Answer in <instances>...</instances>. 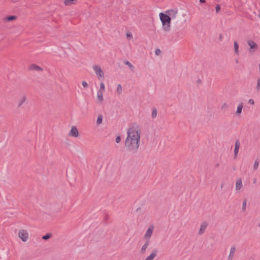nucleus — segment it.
<instances>
[{
    "label": "nucleus",
    "mask_w": 260,
    "mask_h": 260,
    "mask_svg": "<svg viewBox=\"0 0 260 260\" xmlns=\"http://www.w3.org/2000/svg\"><path fill=\"white\" fill-rule=\"evenodd\" d=\"M124 62L126 65L128 66L131 70H133L134 69V66L128 60H125L124 61Z\"/></svg>",
    "instance_id": "22"
},
{
    "label": "nucleus",
    "mask_w": 260,
    "mask_h": 260,
    "mask_svg": "<svg viewBox=\"0 0 260 260\" xmlns=\"http://www.w3.org/2000/svg\"><path fill=\"white\" fill-rule=\"evenodd\" d=\"M242 187V180L241 178H238L236 182L235 190L239 191Z\"/></svg>",
    "instance_id": "10"
},
{
    "label": "nucleus",
    "mask_w": 260,
    "mask_h": 260,
    "mask_svg": "<svg viewBox=\"0 0 260 260\" xmlns=\"http://www.w3.org/2000/svg\"><path fill=\"white\" fill-rule=\"evenodd\" d=\"M127 137L125 140V147L128 152H137L140 142L141 131L137 123H133L127 131Z\"/></svg>",
    "instance_id": "1"
},
{
    "label": "nucleus",
    "mask_w": 260,
    "mask_h": 260,
    "mask_svg": "<svg viewBox=\"0 0 260 260\" xmlns=\"http://www.w3.org/2000/svg\"><path fill=\"white\" fill-rule=\"evenodd\" d=\"M157 111L156 108H153L152 110L151 116L153 118H155L157 116Z\"/></svg>",
    "instance_id": "20"
},
{
    "label": "nucleus",
    "mask_w": 260,
    "mask_h": 260,
    "mask_svg": "<svg viewBox=\"0 0 260 260\" xmlns=\"http://www.w3.org/2000/svg\"><path fill=\"white\" fill-rule=\"evenodd\" d=\"M208 226V224L206 222H203L201 223L200 228L199 231V234L200 235H202L204 233L205 230L206 229L207 227Z\"/></svg>",
    "instance_id": "13"
},
{
    "label": "nucleus",
    "mask_w": 260,
    "mask_h": 260,
    "mask_svg": "<svg viewBox=\"0 0 260 260\" xmlns=\"http://www.w3.org/2000/svg\"><path fill=\"white\" fill-rule=\"evenodd\" d=\"M236 250V249L235 246H233L231 247L230 253L228 256V260H233L235 254Z\"/></svg>",
    "instance_id": "9"
},
{
    "label": "nucleus",
    "mask_w": 260,
    "mask_h": 260,
    "mask_svg": "<svg viewBox=\"0 0 260 260\" xmlns=\"http://www.w3.org/2000/svg\"><path fill=\"white\" fill-rule=\"evenodd\" d=\"M240 146V141L238 140H237L235 142V148H234V155H235V158L237 157V156L238 155V153L239 152Z\"/></svg>",
    "instance_id": "12"
},
{
    "label": "nucleus",
    "mask_w": 260,
    "mask_h": 260,
    "mask_svg": "<svg viewBox=\"0 0 260 260\" xmlns=\"http://www.w3.org/2000/svg\"><path fill=\"white\" fill-rule=\"evenodd\" d=\"M243 103H240L238 106H237V111L236 112V114L237 115H239L242 112V108H243Z\"/></svg>",
    "instance_id": "16"
},
{
    "label": "nucleus",
    "mask_w": 260,
    "mask_h": 260,
    "mask_svg": "<svg viewBox=\"0 0 260 260\" xmlns=\"http://www.w3.org/2000/svg\"><path fill=\"white\" fill-rule=\"evenodd\" d=\"M16 18V17L15 16H9L5 18V20H6L7 21H12L13 20H15Z\"/></svg>",
    "instance_id": "26"
},
{
    "label": "nucleus",
    "mask_w": 260,
    "mask_h": 260,
    "mask_svg": "<svg viewBox=\"0 0 260 260\" xmlns=\"http://www.w3.org/2000/svg\"><path fill=\"white\" fill-rule=\"evenodd\" d=\"M200 2L201 3H205L206 2L205 0H200Z\"/></svg>",
    "instance_id": "37"
},
{
    "label": "nucleus",
    "mask_w": 260,
    "mask_h": 260,
    "mask_svg": "<svg viewBox=\"0 0 260 260\" xmlns=\"http://www.w3.org/2000/svg\"><path fill=\"white\" fill-rule=\"evenodd\" d=\"M26 99L27 98L26 95H23L20 97L18 102V107H22L23 104L26 103Z\"/></svg>",
    "instance_id": "11"
},
{
    "label": "nucleus",
    "mask_w": 260,
    "mask_h": 260,
    "mask_svg": "<svg viewBox=\"0 0 260 260\" xmlns=\"http://www.w3.org/2000/svg\"><path fill=\"white\" fill-rule=\"evenodd\" d=\"M256 90L257 92L260 91V78H258L256 81Z\"/></svg>",
    "instance_id": "23"
},
{
    "label": "nucleus",
    "mask_w": 260,
    "mask_h": 260,
    "mask_svg": "<svg viewBox=\"0 0 260 260\" xmlns=\"http://www.w3.org/2000/svg\"><path fill=\"white\" fill-rule=\"evenodd\" d=\"M126 37L127 38H132L133 36L131 32H128L126 33Z\"/></svg>",
    "instance_id": "33"
},
{
    "label": "nucleus",
    "mask_w": 260,
    "mask_h": 260,
    "mask_svg": "<svg viewBox=\"0 0 260 260\" xmlns=\"http://www.w3.org/2000/svg\"><path fill=\"white\" fill-rule=\"evenodd\" d=\"M103 92H102V91H97V98H98V100L102 102L104 99H103Z\"/></svg>",
    "instance_id": "18"
},
{
    "label": "nucleus",
    "mask_w": 260,
    "mask_h": 260,
    "mask_svg": "<svg viewBox=\"0 0 260 260\" xmlns=\"http://www.w3.org/2000/svg\"><path fill=\"white\" fill-rule=\"evenodd\" d=\"M93 69L95 72V74L98 76V78L100 79L101 77L104 76V73L101 70V67L99 66L95 65L93 66Z\"/></svg>",
    "instance_id": "6"
},
{
    "label": "nucleus",
    "mask_w": 260,
    "mask_h": 260,
    "mask_svg": "<svg viewBox=\"0 0 260 260\" xmlns=\"http://www.w3.org/2000/svg\"><path fill=\"white\" fill-rule=\"evenodd\" d=\"M74 0H65L64 1V4L67 5H69L70 3H72V2H73Z\"/></svg>",
    "instance_id": "32"
},
{
    "label": "nucleus",
    "mask_w": 260,
    "mask_h": 260,
    "mask_svg": "<svg viewBox=\"0 0 260 260\" xmlns=\"http://www.w3.org/2000/svg\"><path fill=\"white\" fill-rule=\"evenodd\" d=\"M51 235L50 234H47L46 235L43 236L42 237V239L44 240H47V239H49L51 237Z\"/></svg>",
    "instance_id": "29"
},
{
    "label": "nucleus",
    "mask_w": 260,
    "mask_h": 260,
    "mask_svg": "<svg viewBox=\"0 0 260 260\" xmlns=\"http://www.w3.org/2000/svg\"><path fill=\"white\" fill-rule=\"evenodd\" d=\"M215 9L217 12H218L220 10V7L219 5L216 6Z\"/></svg>",
    "instance_id": "36"
},
{
    "label": "nucleus",
    "mask_w": 260,
    "mask_h": 260,
    "mask_svg": "<svg viewBox=\"0 0 260 260\" xmlns=\"http://www.w3.org/2000/svg\"><path fill=\"white\" fill-rule=\"evenodd\" d=\"M258 69H259V72L260 73V63L258 64Z\"/></svg>",
    "instance_id": "38"
},
{
    "label": "nucleus",
    "mask_w": 260,
    "mask_h": 260,
    "mask_svg": "<svg viewBox=\"0 0 260 260\" xmlns=\"http://www.w3.org/2000/svg\"><path fill=\"white\" fill-rule=\"evenodd\" d=\"M248 103H249V104H250V105H254V100H253V99H249V100H248Z\"/></svg>",
    "instance_id": "35"
},
{
    "label": "nucleus",
    "mask_w": 260,
    "mask_h": 260,
    "mask_svg": "<svg viewBox=\"0 0 260 260\" xmlns=\"http://www.w3.org/2000/svg\"><path fill=\"white\" fill-rule=\"evenodd\" d=\"M121 141V137L120 136H117L116 138V139H115V142L117 143H119Z\"/></svg>",
    "instance_id": "30"
},
{
    "label": "nucleus",
    "mask_w": 260,
    "mask_h": 260,
    "mask_svg": "<svg viewBox=\"0 0 260 260\" xmlns=\"http://www.w3.org/2000/svg\"><path fill=\"white\" fill-rule=\"evenodd\" d=\"M102 120H103V117L101 115H99L97 118V120H96V123L98 124H101L102 122Z\"/></svg>",
    "instance_id": "28"
},
{
    "label": "nucleus",
    "mask_w": 260,
    "mask_h": 260,
    "mask_svg": "<svg viewBox=\"0 0 260 260\" xmlns=\"http://www.w3.org/2000/svg\"><path fill=\"white\" fill-rule=\"evenodd\" d=\"M177 13L178 10L177 9H172L167 11L166 12V14L168 15L169 16L173 19L176 18Z\"/></svg>",
    "instance_id": "7"
},
{
    "label": "nucleus",
    "mask_w": 260,
    "mask_h": 260,
    "mask_svg": "<svg viewBox=\"0 0 260 260\" xmlns=\"http://www.w3.org/2000/svg\"><path fill=\"white\" fill-rule=\"evenodd\" d=\"M18 237L23 242H26L28 239V233L25 230H20L18 233Z\"/></svg>",
    "instance_id": "3"
},
{
    "label": "nucleus",
    "mask_w": 260,
    "mask_h": 260,
    "mask_svg": "<svg viewBox=\"0 0 260 260\" xmlns=\"http://www.w3.org/2000/svg\"><path fill=\"white\" fill-rule=\"evenodd\" d=\"M258 226H259V227H260V224H258Z\"/></svg>",
    "instance_id": "41"
},
{
    "label": "nucleus",
    "mask_w": 260,
    "mask_h": 260,
    "mask_svg": "<svg viewBox=\"0 0 260 260\" xmlns=\"http://www.w3.org/2000/svg\"><path fill=\"white\" fill-rule=\"evenodd\" d=\"M258 165H259V160L258 159H256L255 160L254 165H253V169L254 170H257L258 167Z\"/></svg>",
    "instance_id": "25"
},
{
    "label": "nucleus",
    "mask_w": 260,
    "mask_h": 260,
    "mask_svg": "<svg viewBox=\"0 0 260 260\" xmlns=\"http://www.w3.org/2000/svg\"><path fill=\"white\" fill-rule=\"evenodd\" d=\"M116 91L117 93L120 95L122 91V86L120 84H118L116 88Z\"/></svg>",
    "instance_id": "21"
},
{
    "label": "nucleus",
    "mask_w": 260,
    "mask_h": 260,
    "mask_svg": "<svg viewBox=\"0 0 260 260\" xmlns=\"http://www.w3.org/2000/svg\"><path fill=\"white\" fill-rule=\"evenodd\" d=\"M82 85L84 87H87L88 86V84L86 81H83L82 82Z\"/></svg>",
    "instance_id": "34"
},
{
    "label": "nucleus",
    "mask_w": 260,
    "mask_h": 260,
    "mask_svg": "<svg viewBox=\"0 0 260 260\" xmlns=\"http://www.w3.org/2000/svg\"><path fill=\"white\" fill-rule=\"evenodd\" d=\"M255 181H256V179H255V180H254V183H255Z\"/></svg>",
    "instance_id": "40"
},
{
    "label": "nucleus",
    "mask_w": 260,
    "mask_h": 260,
    "mask_svg": "<svg viewBox=\"0 0 260 260\" xmlns=\"http://www.w3.org/2000/svg\"><path fill=\"white\" fill-rule=\"evenodd\" d=\"M223 184H222L221 185V188H222L223 187Z\"/></svg>",
    "instance_id": "39"
},
{
    "label": "nucleus",
    "mask_w": 260,
    "mask_h": 260,
    "mask_svg": "<svg viewBox=\"0 0 260 260\" xmlns=\"http://www.w3.org/2000/svg\"><path fill=\"white\" fill-rule=\"evenodd\" d=\"M149 244H150V241L146 240L145 243L142 246L141 249V252L143 254L146 252L148 246L149 245Z\"/></svg>",
    "instance_id": "14"
},
{
    "label": "nucleus",
    "mask_w": 260,
    "mask_h": 260,
    "mask_svg": "<svg viewBox=\"0 0 260 260\" xmlns=\"http://www.w3.org/2000/svg\"><path fill=\"white\" fill-rule=\"evenodd\" d=\"M105 84H104V82H101L100 83V89L98 91H101L104 92L105 91Z\"/></svg>",
    "instance_id": "27"
},
{
    "label": "nucleus",
    "mask_w": 260,
    "mask_h": 260,
    "mask_svg": "<svg viewBox=\"0 0 260 260\" xmlns=\"http://www.w3.org/2000/svg\"><path fill=\"white\" fill-rule=\"evenodd\" d=\"M30 70H36L38 71H42V69L36 64H31L30 66Z\"/></svg>",
    "instance_id": "19"
},
{
    "label": "nucleus",
    "mask_w": 260,
    "mask_h": 260,
    "mask_svg": "<svg viewBox=\"0 0 260 260\" xmlns=\"http://www.w3.org/2000/svg\"><path fill=\"white\" fill-rule=\"evenodd\" d=\"M159 16L162 23V29L165 32H169L171 30V18L168 15L163 13H160Z\"/></svg>",
    "instance_id": "2"
},
{
    "label": "nucleus",
    "mask_w": 260,
    "mask_h": 260,
    "mask_svg": "<svg viewBox=\"0 0 260 260\" xmlns=\"http://www.w3.org/2000/svg\"><path fill=\"white\" fill-rule=\"evenodd\" d=\"M160 50L159 48L156 49L155 51V54L156 55H159L160 54Z\"/></svg>",
    "instance_id": "31"
},
{
    "label": "nucleus",
    "mask_w": 260,
    "mask_h": 260,
    "mask_svg": "<svg viewBox=\"0 0 260 260\" xmlns=\"http://www.w3.org/2000/svg\"><path fill=\"white\" fill-rule=\"evenodd\" d=\"M69 136L76 138L79 136L78 130L75 126L72 127L69 133Z\"/></svg>",
    "instance_id": "8"
},
{
    "label": "nucleus",
    "mask_w": 260,
    "mask_h": 260,
    "mask_svg": "<svg viewBox=\"0 0 260 260\" xmlns=\"http://www.w3.org/2000/svg\"><path fill=\"white\" fill-rule=\"evenodd\" d=\"M153 230H154L153 225H150L148 228V229L147 230V231L144 236V239L145 240L150 241V239L152 235Z\"/></svg>",
    "instance_id": "4"
},
{
    "label": "nucleus",
    "mask_w": 260,
    "mask_h": 260,
    "mask_svg": "<svg viewBox=\"0 0 260 260\" xmlns=\"http://www.w3.org/2000/svg\"><path fill=\"white\" fill-rule=\"evenodd\" d=\"M156 250H154L146 258L145 260H153L155 257L156 256Z\"/></svg>",
    "instance_id": "15"
},
{
    "label": "nucleus",
    "mask_w": 260,
    "mask_h": 260,
    "mask_svg": "<svg viewBox=\"0 0 260 260\" xmlns=\"http://www.w3.org/2000/svg\"><path fill=\"white\" fill-rule=\"evenodd\" d=\"M247 44L250 47L249 52L251 53L254 52L257 49V45L252 40H248Z\"/></svg>",
    "instance_id": "5"
},
{
    "label": "nucleus",
    "mask_w": 260,
    "mask_h": 260,
    "mask_svg": "<svg viewBox=\"0 0 260 260\" xmlns=\"http://www.w3.org/2000/svg\"><path fill=\"white\" fill-rule=\"evenodd\" d=\"M234 47L235 54H236V55H238L239 53V44L237 42V41H234Z\"/></svg>",
    "instance_id": "17"
},
{
    "label": "nucleus",
    "mask_w": 260,
    "mask_h": 260,
    "mask_svg": "<svg viewBox=\"0 0 260 260\" xmlns=\"http://www.w3.org/2000/svg\"><path fill=\"white\" fill-rule=\"evenodd\" d=\"M246 205H247V201L246 199H244V200H243V203H242V210L243 211H245L246 210Z\"/></svg>",
    "instance_id": "24"
}]
</instances>
